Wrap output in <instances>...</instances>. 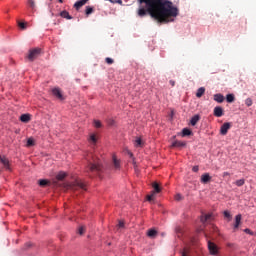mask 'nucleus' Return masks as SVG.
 <instances>
[{
	"label": "nucleus",
	"mask_w": 256,
	"mask_h": 256,
	"mask_svg": "<svg viewBox=\"0 0 256 256\" xmlns=\"http://www.w3.org/2000/svg\"><path fill=\"white\" fill-rule=\"evenodd\" d=\"M52 94L54 95V97H56L60 101H63V99H65V97H63V93L61 92L60 88L52 89Z\"/></svg>",
	"instance_id": "7"
},
{
	"label": "nucleus",
	"mask_w": 256,
	"mask_h": 256,
	"mask_svg": "<svg viewBox=\"0 0 256 256\" xmlns=\"http://www.w3.org/2000/svg\"><path fill=\"white\" fill-rule=\"evenodd\" d=\"M213 217V214H205L200 217L201 223H207Z\"/></svg>",
	"instance_id": "14"
},
{
	"label": "nucleus",
	"mask_w": 256,
	"mask_h": 256,
	"mask_svg": "<svg viewBox=\"0 0 256 256\" xmlns=\"http://www.w3.org/2000/svg\"><path fill=\"white\" fill-rule=\"evenodd\" d=\"M89 141H91L94 144L97 143V136L95 134H91Z\"/></svg>",
	"instance_id": "31"
},
{
	"label": "nucleus",
	"mask_w": 256,
	"mask_h": 256,
	"mask_svg": "<svg viewBox=\"0 0 256 256\" xmlns=\"http://www.w3.org/2000/svg\"><path fill=\"white\" fill-rule=\"evenodd\" d=\"M191 130L189 128H183L182 130V137H188L189 135H191Z\"/></svg>",
	"instance_id": "25"
},
{
	"label": "nucleus",
	"mask_w": 256,
	"mask_h": 256,
	"mask_svg": "<svg viewBox=\"0 0 256 256\" xmlns=\"http://www.w3.org/2000/svg\"><path fill=\"white\" fill-rule=\"evenodd\" d=\"M200 119H201V117H199V115L193 116L190 120V124L192 125V127H195V125H197V123H199Z\"/></svg>",
	"instance_id": "15"
},
{
	"label": "nucleus",
	"mask_w": 256,
	"mask_h": 256,
	"mask_svg": "<svg viewBox=\"0 0 256 256\" xmlns=\"http://www.w3.org/2000/svg\"><path fill=\"white\" fill-rule=\"evenodd\" d=\"M245 105H246L247 107H251V105H253V99L247 98V99L245 100Z\"/></svg>",
	"instance_id": "30"
},
{
	"label": "nucleus",
	"mask_w": 256,
	"mask_h": 256,
	"mask_svg": "<svg viewBox=\"0 0 256 256\" xmlns=\"http://www.w3.org/2000/svg\"><path fill=\"white\" fill-rule=\"evenodd\" d=\"M182 256H189V250L187 248L182 252Z\"/></svg>",
	"instance_id": "43"
},
{
	"label": "nucleus",
	"mask_w": 256,
	"mask_h": 256,
	"mask_svg": "<svg viewBox=\"0 0 256 256\" xmlns=\"http://www.w3.org/2000/svg\"><path fill=\"white\" fill-rule=\"evenodd\" d=\"M226 101H227V103H233L235 101V95L234 94H227L226 95Z\"/></svg>",
	"instance_id": "23"
},
{
	"label": "nucleus",
	"mask_w": 256,
	"mask_h": 256,
	"mask_svg": "<svg viewBox=\"0 0 256 256\" xmlns=\"http://www.w3.org/2000/svg\"><path fill=\"white\" fill-rule=\"evenodd\" d=\"M48 183H49V181H47V180H39L40 187H45V185H47Z\"/></svg>",
	"instance_id": "34"
},
{
	"label": "nucleus",
	"mask_w": 256,
	"mask_h": 256,
	"mask_svg": "<svg viewBox=\"0 0 256 256\" xmlns=\"http://www.w3.org/2000/svg\"><path fill=\"white\" fill-rule=\"evenodd\" d=\"M223 108L221 106H216L214 108V117H223Z\"/></svg>",
	"instance_id": "9"
},
{
	"label": "nucleus",
	"mask_w": 256,
	"mask_h": 256,
	"mask_svg": "<svg viewBox=\"0 0 256 256\" xmlns=\"http://www.w3.org/2000/svg\"><path fill=\"white\" fill-rule=\"evenodd\" d=\"M135 143H136V147H141V145H143V141L141 140V138H137L135 140Z\"/></svg>",
	"instance_id": "33"
},
{
	"label": "nucleus",
	"mask_w": 256,
	"mask_h": 256,
	"mask_svg": "<svg viewBox=\"0 0 256 256\" xmlns=\"http://www.w3.org/2000/svg\"><path fill=\"white\" fill-rule=\"evenodd\" d=\"M41 55V49L40 48H33L29 50L27 58L29 61H35Z\"/></svg>",
	"instance_id": "4"
},
{
	"label": "nucleus",
	"mask_w": 256,
	"mask_h": 256,
	"mask_svg": "<svg viewBox=\"0 0 256 256\" xmlns=\"http://www.w3.org/2000/svg\"><path fill=\"white\" fill-rule=\"evenodd\" d=\"M87 1H89V0H78L74 4V9H76V11H79L83 7V5H85V3H87Z\"/></svg>",
	"instance_id": "10"
},
{
	"label": "nucleus",
	"mask_w": 256,
	"mask_h": 256,
	"mask_svg": "<svg viewBox=\"0 0 256 256\" xmlns=\"http://www.w3.org/2000/svg\"><path fill=\"white\" fill-rule=\"evenodd\" d=\"M28 5L32 11H35L37 4H35V0H28Z\"/></svg>",
	"instance_id": "24"
},
{
	"label": "nucleus",
	"mask_w": 256,
	"mask_h": 256,
	"mask_svg": "<svg viewBox=\"0 0 256 256\" xmlns=\"http://www.w3.org/2000/svg\"><path fill=\"white\" fill-rule=\"evenodd\" d=\"M111 3H118V5H123V0H109Z\"/></svg>",
	"instance_id": "36"
},
{
	"label": "nucleus",
	"mask_w": 256,
	"mask_h": 256,
	"mask_svg": "<svg viewBox=\"0 0 256 256\" xmlns=\"http://www.w3.org/2000/svg\"><path fill=\"white\" fill-rule=\"evenodd\" d=\"M105 62L108 64V65H113V63H115V61L113 60V58H110V57H107L105 59Z\"/></svg>",
	"instance_id": "32"
},
{
	"label": "nucleus",
	"mask_w": 256,
	"mask_h": 256,
	"mask_svg": "<svg viewBox=\"0 0 256 256\" xmlns=\"http://www.w3.org/2000/svg\"><path fill=\"white\" fill-rule=\"evenodd\" d=\"M213 229H214V231H217V227H214Z\"/></svg>",
	"instance_id": "50"
},
{
	"label": "nucleus",
	"mask_w": 256,
	"mask_h": 256,
	"mask_svg": "<svg viewBox=\"0 0 256 256\" xmlns=\"http://www.w3.org/2000/svg\"><path fill=\"white\" fill-rule=\"evenodd\" d=\"M35 145V140L33 138H28L27 147H33Z\"/></svg>",
	"instance_id": "29"
},
{
	"label": "nucleus",
	"mask_w": 256,
	"mask_h": 256,
	"mask_svg": "<svg viewBox=\"0 0 256 256\" xmlns=\"http://www.w3.org/2000/svg\"><path fill=\"white\" fill-rule=\"evenodd\" d=\"M214 101H216V103H223V101H225V96H223V94L218 93V94H214Z\"/></svg>",
	"instance_id": "11"
},
{
	"label": "nucleus",
	"mask_w": 256,
	"mask_h": 256,
	"mask_svg": "<svg viewBox=\"0 0 256 256\" xmlns=\"http://www.w3.org/2000/svg\"><path fill=\"white\" fill-rule=\"evenodd\" d=\"M132 161H133V163H135V159H133Z\"/></svg>",
	"instance_id": "51"
},
{
	"label": "nucleus",
	"mask_w": 256,
	"mask_h": 256,
	"mask_svg": "<svg viewBox=\"0 0 256 256\" xmlns=\"http://www.w3.org/2000/svg\"><path fill=\"white\" fill-rule=\"evenodd\" d=\"M94 126H95L97 129L101 128V121H99V120H94Z\"/></svg>",
	"instance_id": "35"
},
{
	"label": "nucleus",
	"mask_w": 256,
	"mask_h": 256,
	"mask_svg": "<svg viewBox=\"0 0 256 256\" xmlns=\"http://www.w3.org/2000/svg\"><path fill=\"white\" fill-rule=\"evenodd\" d=\"M91 160H88V166L86 170L90 173H99L103 169V165L101 164V160L93 154L90 155Z\"/></svg>",
	"instance_id": "2"
},
{
	"label": "nucleus",
	"mask_w": 256,
	"mask_h": 256,
	"mask_svg": "<svg viewBox=\"0 0 256 256\" xmlns=\"http://www.w3.org/2000/svg\"><path fill=\"white\" fill-rule=\"evenodd\" d=\"M244 233H247L248 235H253V231H251V229L249 228L244 229Z\"/></svg>",
	"instance_id": "41"
},
{
	"label": "nucleus",
	"mask_w": 256,
	"mask_h": 256,
	"mask_svg": "<svg viewBox=\"0 0 256 256\" xmlns=\"http://www.w3.org/2000/svg\"><path fill=\"white\" fill-rule=\"evenodd\" d=\"M153 197H155V194H153V192H152L151 195L147 196V201H153Z\"/></svg>",
	"instance_id": "42"
},
{
	"label": "nucleus",
	"mask_w": 256,
	"mask_h": 256,
	"mask_svg": "<svg viewBox=\"0 0 256 256\" xmlns=\"http://www.w3.org/2000/svg\"><path fill=\"white\" fill-rule=\"evenodd\" d=\"M18 26L22 29H27V26L24 22H18Z\"/></svg>",
	"instance_id": "37"
},
{
	"label": "nucleus",
	"mask_w": 256,
	"mask_h": 256,
	"mask_svg": "<svg viewBox=\"0 0 256 256\" xmlns=\"http://www.w3.org/2000/svg\"><path fill=\"white\" fill-rule=\"evenodd\" d=\"M208 249L211 255H217V253L219 252L217 245H215V243L208 241Z\"/></svg>",
	"instance_id": "6"
},
{
	"label": "nucleus",
	"mask_w": 256,
	"mask_h": 256,
	"mask_svg": "<svg viewBox=\"0 0 256 256\" xmlns=\"http://www.w3.org/2000/svg\"><path fill=\"white\" fill-rule=\"evenodd\" d=\"M192 171H193L194 173H197V172L199 171V166H194V167L192 168Z\"/></svg>",
	"instance_id": "45"
},
{
	"label": "nucleus",
	"mask_w": 256,
	"mask_h": 256,
	"mask_svg": "<svg viewBox=\"0 0 256 256\" xmlns=\"http://www.w3.org/2000/svg\"><path fill=\"white\" fill-rule=\"evenodd\" d=\"M170 85H172V87H175V81L170 80Z\"/></svg>",
	"instance_id": "47"
},
{
	"label": "nucleus",
	"mask_w": 256,
	"mask_h": 256,
	"mask_svg": "<svg viewBox=\"0 0 256 256\" xmlns=\"http://www.w3.org/2000/svg\"><path fill=\"white\" fill-rule=\"evenodd\" d=\"M112 161V167L114 171H119V169H121V161L117 159V156L115 155L112 157Z\"/></svg>",
	"instance_id": "5"
},
{
	"label": "nucleus",
	"mask_w": 256,
	"mask_h": 256,
	"mask_svg": "<svg viewBox=\"0 0 256 256\" xmlns=\"http://www.w3.org/2000/svg\"><path fill=\"white\" fill-rule=\"evenodd\" d=\"M118 227H119L120 229H123V227H125V222L119 221Z\"/></svg>",
	"instance_id": "44"
},
{
	"label": "nucleus",
	"mask_w": 256,
	"mask_h": 256,
	"mask_svg": "<svg viewBox=\"0 0 256 256\" xmlns=\"http://www.w3.org/2000/svg\"><path fill=\"white\" fill-rule=\"evenodd\" d=\"M59 1V3H63V0H58Z\"/></svg>",
	"instance_id": "49"
},
{
	"label": "nucleus",
	"mask_w": 256,
	"mask_h": 256,
	"mask_svg": "<svg viewBox=\"0 0 256 256\" xmlns=\"http://www.w3.org/2000/svg\"><path fill=\"white\" fill-rule=\"evenodd\" d=\"M203 95H205V87H200L196 92V97H198V99H201Z\"/></svg>",
	"instance_id": "19"
},
{
	"label": "nucleus",
	"mask_w": 256,
	"mask_h": 256,
	"mask_svg": "<svg viewBox=\"0 0 256 256\" xmlns=\"http://www.w3.org/2000/svg\"><path fill=\"white\" fill-rule=\"evenodd\" d=\"M65 177H67V174H65V172H60L57 174L56 179L58 181H63V179H65Z\"/></svg>",
	"instance_id": "26"
},
{
	"label": "nucleus",
	"mask_w": 256,
	"mask_h": 256,
	"mask_svg": "<svg viewBox=\"0 0 256 256\" xmlns=\"http://www.w3.org/2000/svg\"><path fill=\"white\" fill-rule=\"evenodd\" d=\"M0 162L4 165V167L9 171V159L0 156Z\"/></svg>",
	"instance_id": "17"
},
{
	"label": "nucleus",
	"mask_w": 256,
	"mask_h": 256,
	"mask_svg": "<svg viewBox=\"0 0 256 256\" xmlns=\"http://www.w3.org/2000/svg\"><path fill=\"white\" fill-rule=\"evenodd\" d=\"M147 235L150 237V239H155V237H157V230L150 229L148 230Z\"/></svg>",
	"instance_id": "20"
},
{
	"label": "nucleus",
	"mask_w": 256,
	"mask_h": 256,
	"mask_svg": "<svg viewBox=\"0 0 256 256\" xmlns=\"http://www.w3.org/2000/svg\"><path fill=\"white\" fill-rule=\"evenodd\" d=\"M94 9L91 6H86V10L85 13L87 16L91 15V13H93Z\"/></svg>",
	"instance_id": "28"
},
{
	"label": "nucleus",
	"mask_w": 256,
	"mask_h": 256,
	"mask_svg": "<svg viewBox=\"0 0 256 256\" xmlns=\"http://www.w3.org/2000/svg\"><path fill=\"white\" fill-rule=\"evenodd\" d=\"M70 189H72V191H77V189H81L82 191H87V186L85 185V183H83V181L76 180L70 185Z\"/></svg>",
	"instance_id": "3"
},
{
	"label": "nucleus",
	"mask_w": 256,
	"mask_h": 256,
	"mask_svg": "<svg viewBox=\"0 0 256 256\" xmlns=\"http://www.w3.org/2000/svg\"><path fill=\"white\" fill-rule=\"evenodd\" d=\"M224 217H226V219H231V213H229V211H224Z\"/></svg>",
	"instance_id": "38"
},
{
	"label": "nucleus",
	"mask_w": 256,
	"mask_h": 256,
	"mask_svg": "<svg viewBox=\"0 0 256 256\" xmlns=\"http://www.w3.org/2000/svg\"><path fill=\"white\" fill-rule=\"evenodd\" d=\"M229 129H231V123L225 122L220 128L221 135H227Z\"/></svg>",
	"instance_id": "8"
},
{
	"label": "nucleus",
	"mask_w": 256,
	"mask_h": 256,
	"mask_svg": "<svg viewBox=\"0 0 256 256\" xmlns=\"http://www.w3.org/2000/svg\"><path fill=\"white\" fill-rule=\"evenodd\" d=\"M237 187H243L245 185V179H239L235 182Z\"/></svg>",
	"instance_id": "27"
},
{
	"label": "nucleus",
	"mask_w": 256,
	"mask_h": 256,
	"mask_svg": "<svg viewBox=\"0 0 256 256\" xmlns=\"http://www.w3.org/2000/svg\"><path fill=\"white\" fill-rule=\"evenodd\" d=\"M136 15L143 19L150 15L158 23H169L170 17H177L179 9L169 0H137Z\"/></svg>",
	"instance_id": "1"
},
{
	"label": "nucleus",
	"mask_w": 256,
	"mask_h": 256,
	"mask_svg": "<svg viewBox=\"0 0 256 256\" xmlns=\"http://www.w3.org/2000/svg\"><path fill=\"white\" fill-rule=\"evenodd\" d=\"M241 214L236 215L234 229H239V225H241Z\"/></svg>",
	"instance_id": "16"
},
{
	"label": "nucleus",
	"mask_w": 256,
	"mask_h": 256,
	"mask_svg": "<svg viewBox=\"0 0 256 256\" xmlns=\"http://www.w3.org/2000/svg\"><path fill=\"white\" fill-rule=\"evenodd\" d=\"M209 181H211V176L209 173H205L201 176V183L207 184Z\"/></svg>",
	"instance_id": "12"
},
{
	"label": "nucleus",
	"mask_w": 256,
	"mask_h": 256,
	"mask_svg": "<svg viewBox=\"0 0 256 256\" xmlns=\"http://www.w3.org/2000/svg\"><path fill=\"white\" fill-rule=\"evenodd\" d=\"M60 17H62L63 19H68V20L73 19V17L66 10H64L60 13Z\"/></svg>",
	"instance_id": "18"
},
{
	"label": "nucleus",
	"mask_w": 256,
	"mask_h": 256,
	"mask_svg": "<svg viewBox=\"0 0 256 256\" xmlns=\"http://www.w3.org/2000/svg\"><path fill=\"white\" fill-rule=\"evenodd\" d=\"M185 145H187V143L182 141H174L172 143V147H185Z\"/></svg>",
	"instance_id": "22"
},
{
	"label": "nucleus",
	"mask_w": 256,
	"mask_h": 256,
	"mask_svg": "<svg viewBox=\"0 0 256 256\" xmlns=\"http://www.w3.org/2000/svg\"><path fill=\"white\" fill-rule=\"evenodd\" d=\"M152 187L154 189V191L152 192L153 195H155V193H161V188L159 187V184L157 182H154L152 184Z\"/></svg>",
	"instance_id": "21"
},
{
	"label": "nucleus",
	"mask_w": 256,
	"mask_h": 256,
	"mask_svg": "<svg viewBox=\"0 0 256 256\" xmlns=\"http://www.w3.org/2000/svg\"><path fill=\"white\" fill-rule=\"evenodd\" d=\"M229 175H231L229 172H223L222 177H228Z\"/></svg>",
	"instance_id": "46"
},
{
	"label": "nucleus",
	"mask_w": 256,
	"mask_h": 256,
	"mask_svg": "<svg viewBox=\"0 0 256 256\" xmlns=\"http://www.w3.org/2000/svg\"><path fill=\"white\" fill-rule=\"evenodd\" d=\"M79 235H83L85 233V227L81 226L78 230Z\"/></svg>",
	"instance_id": "39"
},
{
	"label": "nucleus",
	"mask_w": 256,
	"mask_h": 256,
	"mask_svg": "<svg viewBox=\"0 0 256 256\" xmlns=\"http://www.w3.org/2000/svg\"><path fill=\"white\" fill-rule=\"evenodd\" d=\"M20 121H22V123H29L31 121V116L29 114H22L20 116Z\"/></svg>",
	"instance_id": "13"
},
{
	"label": "nucleus",
	"mask_w": 256,
	"mask_h": 256,
	"mask_svg": "<svg viewBox=\"0 0 256 256\" xmlns=\"http://www.w3.org/2000/svg\"><path fill=\"white\" fill-rule=\"evenodd\" d=\"M181 199H183V196H181V194H176L175 195V200L176 201H181Z\"/></svg>",
	"instance_id": "40"
},
{
	"label": "nucleus",
	"mask_w": 256,
	"mask_h": 256,
	"mask_svg": "<svg viewBox=\"0 0 256 256\" xmlns=\"http://www.w3.org/2000/svg\"><path fill=\"white\" fill-rule=\"evenodd\" d=\"M128 155L130 156L131 159H133V153L132 152H128Z\"/></svg>",
	"instance_id": "48"
}]
</instances>
